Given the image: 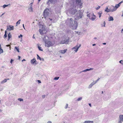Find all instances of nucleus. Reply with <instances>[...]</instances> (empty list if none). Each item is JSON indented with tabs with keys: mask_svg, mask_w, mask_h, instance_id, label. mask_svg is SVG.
Here are the masks:
<instances>
[{
	"mask_svg": "<svg viewBox=\"0 0 123 123\" xmlns=\"http://www.w3.org/2000/svg\"><path fill=\"white\" fill-rule=\"evenodd\" d=\"M81 46V45L80 44L79 46L77 45L73 48L71 49L72 50H74V51L76 52L77 51L79 48Z\"/></svg>",
	"mask_w": 123,
	"mask_h": 123,
	"instance_id": "0eeeda50",
	"label": "nucleus"
},
{
	"mask_svg": "<svg viewBox=\"0 0 123 123\" xmlns=\"http://www.w3.org/2000/svg\"><path fill=\"white\" fill-rule=\"evenodd\" d=\"M3 52V50L1 48H0V54Z\"/></svg>",
	"mask_w": 123,
	"mask_h": 123,
	"instance_id": "c756f323",
	"label": "nucleus"
},
{
	"mask_svg": "<svg viewBox=\"0 0 123 123\" xmlns=\"http://www.w3.org/2000/svg\"><path fill=\"white\" fill-rule=\"evenodd\" d=\"M100 79V78H98L96 81H95L97 83Z\"/></svg>",
	"mask_w": 123,
	"mask_h": 123,
	"instance_id": "de8ad7c7",
	"label": "nucleus"
},
{
	"mask_svg": "<svg viewBox=\"0 0 123 123\" xmlns=\"http://www.w3.org/2000/svg\"><path fill=\"white\" fill-rule=\"evenodd\" d=\"M102 14V13L101 11H100L98 13V14L99 15V17L100 18L101 15Z\"/></svg>",
	"mask_w": 123,
	"mask_h": 123,
	"instance_id": "5701e85b",
	"label": "nucleus"
},
{
	"mask_svg": "<svg viewBox=\"0 0 123 123\" xmlns=\"http://www.w3.org/2000/svg\"><path fill=\"white\" fill-rule=\"evenodd\" d=\"M87 71V70H86V69L84 70H83L82 71V72H86Z\"/></svg>",
	"mask_w": 123,
	"mask_h": 123,
	"instance_id": "3c124183",
	"label": "nucleus"
},
{
	"mask_svg": "<svg viewBox=\"0 0 123 123\" xmlns=\"http://www.w3.org/2000/svg\"><path fill=\"white\" fill-rule=\"evenodd\" d=\"M14 29V27L12 25H9V27H7V30L11 31L13 30Z\"/></svg>",
	"mask_w": 123,
	"mask_h": 123,
	"instance_id": "9b49d317",
	"label": "nucleus"
},
{
	"mask_svg": "<svg viewBox=\"0 0 123 123\" xmlns=\"http://www.w3.org/2000/svg\"><path fill=\"white\" fill-rule=\"evenodd\" d=\"M100 6H98V7L95 8L96 9V10H98L99 8H100Z\"/></svg>",
	"mask_w": 123,
	"mask_h": 123,
	"instance_id": "58836bf2",
	"label": "nucleus"
},
{
	"mask_svg": "<svg viewBox=\"0 0 123 123\" xmlns=\"http://www.w3.org/2000/svg\"><path fill=\"white\" fill-rule=\"evenodd\" d=\"M76 9L74 8H72L69 11L70 13L72 15H74L77 12Z\"/></svg>",
	"mask_w": 123,
	"mask_h": 123,
	"instance_id": "423d86ee",
	"label": "nucleus"
},
{
	"mask_svg": "<svg viewBox=\"0 0 123 123\" xmlns=\"http://www.w3.org/2000/svg\"><path fill=\"white\" fill-rule=\"evenodd\" d=\"M67 50V49H65L63 50H59V52L60 53H61L62 54H64L66 52Z\"/></svg>",
	"mask_w": 123,
	"mask_h": 123,
	"instance_id": "4468645a",
	"label": "nucleus"
},
{
	"mask_svg": "<svg viewBox=\"0 0 123 123\" xmlns=\"http://www.w3.org/2000/svg\"><path fill=\"white\" fill-rule=\"evenodd\" d=\"M108 20L109 21H113L114 20L113 18L111 16H110L108 18Z\"/></svg>",
	"mask_w": 123,
	"mask_h": 123,
	"instance_id": "6ab92c4d",
	"label": "nucleus"
},
{
	"mask_svg": "<svg viewBox=\"0 0 123 123\" xmlns=\"http://www.w3.org/2000/svg\"><path fill=\"white\" fill-rule=\"evenodd\" d=\"M45 95H43L42 96V98H44L45 97Z\"/></svg>",
	"mask_w": 123,
	"mask_h": 123,
	"instance_id": "09e8293b",
	"label": "nucleus"
},
{
	"mask_svg": "<svg viewBox=\"0 0 123 123\" xmlns=\"http://www.w3.org/2000/svg\"><path fill=\"white\" fill-rule=\"evenodd\" d=\"M123 12L122 14V17H123Z\"/></svg>",
	"mask_w": 123,
	"mask_h": 123,
	"instance_id": "774afa93",
	"label": "nucleus"
},
{
	"mask_svg": "<svg viewBox=\"0 0 123 123\" xmlns=\"http://www.w3.org/2000/svg\"><path fill=\"white\" fill-rule=\"evenodd\" d=\"M68 105L67 104H66V105L65 107V109H66L68 107Z\"/></svg>",
	"mask_w": 123,
	"mask_h": 123,
	"instance_id": "a18cd8bd",
	"label": "nucleus"
},
{
	"mask_svg": "<svg viewBox=\"0 0 123 123\" xmlns=\"http://www.w3.org/2000/svg\"><path fill=\"white\" fill-rule=\"evenodd\" d=\"M7 81V80L6 79H5L4 80H2L1 82V83L3 84L4 83L6 82Z\"/></svg>",
	"mask_w": 123,
	"mask_h": 123,
	"instance_id": "bb28decb",
	"label": "nucleus"
},
{
	"mask_svg": "<svg viewBox=\"0 0 123 123\" xmlns=\"http://www.w3.org/2000/svg\"><path fill=\"white\" fill-rule=\"evenodd\" d=\"M47 123H52V122L50 121H48V122Z\"/></svg>",
	"mask_w": 123,
	"mask_h": 123,
	"instance_id": "4d7b16f0",
	"label": "nucleus"
},
{
	"mask_svg": "<svg viewBox=\"0 0 123 123\" xmlns=\"http://www.w3.org/2000/svg\"><path fill=\"white\" fill-rule=\"evenodd\" d=\"M6 33H7V31H5V34L4 36V38H6L7 37V35H6Z\"/></svg>",
	"mask_w": 123,
	"mask_h": 123,
	"instance_id": "cd10ccee",
	"label": "nucleus"
},
{
	"mask_svg": "<svg viewBox=\"0 0 123 123\" xmlns=\"http://www.w3.org/2000/svg\"><path fill=\"white\" fill-rule=\"evenodd\" d=\"M49 9L46 8L44 10L43 13V16L44 18H46V17L48 16L49 14Z\"/></svg>",
	"mask_w": 123,
	"mask_h": 123,
	"instance_id": "20e7f679",
	"label": "nucleus"
},
{
	"mask_svg": "<svg viewBox=\"0 0 123 123\" xmlns=\"http://www.w3.org/2000/svg\"><path fill=\"white\" fill-rule=\"evenodd\" d=\"M106 43H103V44L104 45H105Z\"/></svg>",
	"mask_w": 123,
	"mask_h": 123,
	"instance_id": "69168bd1",
	"label": "nucleus"
},
{
	"mask_svg": "<svg viewBox=\"0 0 123 123\" xmlns=\"http://www.w3.org/2000/svg\"><path fill=\"white\" fill-rule=\"evenodd\" d=\"M6 47H9L10 46V45H6Z\"/></svg>",
	"mask_w": 123,
	"mask_h": 123,
	"instance_id": "bf43d9fd",
	"label": "nucleus"
},
{
	"mask_svg": "<svg viewBox=\"0 0 123 123\" xmlns=\"http://www.w3.org/2000/svg\"><path fill=\"white\" fill-rule=\"evenodd\" d=\"M15 49H16L17 51L18 52H19V49L17 47H15Z\"/></svg>",
	"mask_w": 123,
	"mask_h": 123,
	"instance_id": "c85d7f7f",
	"label": "nucleus"
},
{
	"mask_svg": "<svg viewBox=\"0 0 123 123\" xmlns=\"http://www.w3.org/2000/svg\"><path fill=\"white\" fill-rule=\"evenodd\" d=\"M89 106L90 107H92V105H91V104H90V103H89Z\"/></svg>",
	"mask_w": 123,
	"mask_h": 123,
	"instance_id": "864d4df0",
	"label": "nucleus"
},
{
	"mask_svg": "<svg viewBox=\"0 0 123 123\" xmlns=\"http://www.w3.org/2000/svg\"><path fill=\"white\" fill-rule=\"evenodd\" d=\"M105 21H104L103 24H101L102 27H105Z\"/></svg>",
	"mask_w": 123,
	"mask_h": 123,
	"instance_id": "a878e982",
	"label": "nucleus"
},
{
	"mask_svg": "<svg viewBox=\"0 0 123 123\" xmlns=\"http://www.w3.org/2000/svg\"><path fill=\"white\" fill-rule=\"evenodd\" d=\"M105 11L107 12H110L109 11V9L108 7H107L105 9Z\"/></svg>",
	"mask_w": 123,
	"mask_h": 123,
	"instance_id": "b1692460",
	"label": "nucleus"
},
{
	"mask_svg": "<svg viewBox=\"0 0 123 123\" xmlns=\"http://www.w3.org/2000/svg\"><path fill=\"white\" fill-rule=\"evenodd\" d=\"M123 2V1H122L121 2H120V3H119V4H120V5H121V3L122 2Z\"/></svg>",
	"mask_w": 123,
	"mask_h": 123,
	"instance_id": "5fc2aeb1",
	"label": "nucleus"
},
{
	"mask_svg": "<svg viewBox=\"0 0 123 123\" xmlns=\"http://www.w3.org/2000/svg\"><path fill=\"white\" fill-rule=\"evenodd\" d=\"M4 14V13H3L0 16V17H1Z\"/></svg>",
	"mask_w": 123,
	"mask_h": 123,
	"instance_id": "680f3d73",
	"label": "nucleus"
},
{
	"mask_svg": "<svg viewBox=\"0 0 123 123\" xmlns=\"http://www.w3.org/2000/svg\"><path fill=\"white\" fill-rule=\"evenodd\" d=\"M93 85V84L91 83L89 86L88 88H91L92 87V86Z\"/></svg>",
	"mask_w": 123,
	"mask_h": 123,
	"instance_id": "72a5a7b5",
	"label": "nucleus"
},
{
	"mask_svg": "<svg viewBox=\"0 0 123 123\" xmlns=\"http://www.w3.org/2000/svg\"><path fill=\"white\" fill-rule=\"evenodd\" d=\"M68 24L73 29L75 30L77 27V23L76 21H72V18H68L67 20Z\"/></svg>",
	"mask_w": 123,
	"mask_h": 123,
	"instance_id": "f257e3e1",
	"label": "nucleus"
},
{
	"mask_svg": "<svg viewBox=\"0 0 123 123\" xmlns=\"http://www.w3.org/2000/svg\"><path fill=\"white\" fill-rule=\"evenodd\" d=\"M59 77H55L54 78V80H58L59 79Z\"/></svg>",
	"mask_w": 123,
	"mask_h": 123,
	"instance_id": "37998d69",
	"label": "nucleus"
},
{
	"mask_svg": "<svg viewBox=\"0 0 123 123\" xmlns=\"http://www.w3.org/2000/svg\"><path fill=\"white\" fill-rule=\"evenodd\" d=\"M119 62V63L122 64H123V61L122 60H121Z\"/></svg>",
	"mask_w": 123,
	"mask_h": 123,
	"instance_id": "a19ab883",
	"label": "nucleus"
},
{
	"mask_svg": "<svg viewBox=\"0 0 123 123\" xmlns=\"http://www.w3.org/2000/svg\"><path fill=\"white\" fill-rule=\"evenodd\" d=\"M78 4L80 6V7H82V3L80 2V3H78Z\"/></svg>",
	"mask_w": 123,
	"mask_h": 123,
	"instance_id": "7c9ffc66",
	"label": "nucleus"
},
{
	"mask_svg": "<svg viewBox=\"0 0 123 123\" xmlns=\"http://www.w3.org/2000/svg\"><path fill=\"white\" fill-rule=\"evenodd\" d=\"M22 36H23L22 35L20 34V36H18V37L19 38H20L21 37H22Z\"/></svg>",
	"mask_w": 123,
	"mask_h": 123,
	"instance_id": "49530a36",
	"label": "nucleus"
},
{
	"mask_svg": "<svg viewBox=\"0 0 123 123\" xmlns=\"http://www.w3.org/2000/svg\"><path fill=\"white\" fill-rule=\"evenodd\" d=\"M119 121L123 122V115H120L119 117Z\"/></svg>",
	"mask_w": 123,
	"mask_h": 123,
	"instance_id": "ddd939ff",
	"label": "nucleus"
},
{
	"mask_svg": "<svg viewBox=\"0 0 123 123\" xmlns=\"http://www.w3.org/2000/svg\"><path fill=\"white\" fill-rule=\"evenodd\" d=\"M69 42V39H62L61 41V43L62 44H67Z\"/></svg>",
	"mask_w": 123,
	"mask_h": 123,
	"instance_id": "6e6552de",
	"label": "nucleus"
},
{
	"mask_svg": "<svg viewBox=\"0 0 123 123\" xmlns=\"http://www.w3.org/2000/svg\"><path fill=\"white\" fill-rule=\"evenodd\" d=\"M77 3L78 4L81 2V0H76Z\"/></svg>",
	"mask_w": 123,
	"mask_h": 123,
	"instance_id": "473e14b6",
	"label": "nucleus"
},
{
	"mask_svg": "<svg viewBox=\"0 0 123 123\" xmlns=\"http://www.w3.org/2000/svg\"><path fill=\"white\" fill-rule=\"evenodd\" d=\"M8 38L7 39V40L9 41V40L10 39V38H11L12 37V36H11V35L10 33H9L8 34Z\"/></svg>",
	"mask_w": 123,
	"mask_h": 123,
	"instance_id": "412c9836",
	"label": "nucleus"
},
{
	"mask_svg": "<svg viewBox=\"0 0 123 123\" xmlns=\"http://www.w3.org/2000/svg\"><path fill=\"white\" fill-rule=\"evenodd\" d=\"M96 16L94 14V15H93L92 16V17H91V18L90 19L92 20H94L96 18Z\"/></svg>",
	"mask_w": 123,
	"mask_h": 123,
	"instance_id": "a211bd4d",
	"label": "nucleus"
},
{
	"mask_svg": "<svg viewBox=\"0 0 123 123\" xmlns=\"http://www.w3.org/2000/svg\"><path fill=\"white\" fill-rule=\"evenodd\" d=\"M116 10V9L115 8L114 6L112 5H111L109 8L110 12H113Z\"/></svg>",
	"mask_w": 123,
	"mask_h": 123,
	"instance_id": "1a4fd4ad",
	"label": "nucleus"
},
{
	"mask_svg": "<svg viewBox=\"0 0 123 123\" xmlns=\"http://www.w3.org/2000/svg\"><path fill=\"white\" fill-rule=\"evenodd\" d=\"M122 122H121V121H119L118 123H122Z\"/></svg>",
	"mask_w": 123,
	"mask_h": 123,
	"instance_id": "13d9d810",
	"label": "nucleus"
},
{
	"mask_svg": "<svg viewBox=\"0 0 123 123\" xmlns=\"http://www.w3.org/2000/svg\"><path fill=\"white\" fill-rule=\"evenodd\" d=\"M120 6V4H116L115 6H114V7H115V8H116L117 9Z\"/></svg>",
	"mask_w": 123,
	"mask_h": 123,
	"instance_id": "4be33fe9",
	"label": "nucleus"
},
{
	"mask_svg": "<svg viewBox=\"0 0 123 123\" xmlns=\"http://www.w3.org/2000/svg\"><path fill=\"white\" fill-rule=\"evenodd\" d=\"M40 28V29L39 30V32L40 34L41 35L44 34L45 31V30L43 26V25H41Z\"/></svg>",
	"mask_w": 123,
	"mask_h": 123,
	"instance_id": "7ed1b4c3",
	"label": "nucleus"
},
{
	"mask_svg": "<svg viewBox=\"0 0 123 123\" xmlns=\"http://www.w3.org/2000/svg\"><path fill=\"white\" fill-rule=\"evenodd\" d=\"M37 81H38V82L39 83H41V82L40 81V80H37Z\"/></svg>",
	"mask_w": 123,
	"mask_h": 123,
	"instance_id": "8fccbe9b",
	"label": "nucleus"
},
{
	"mask_svg": "<svg viewBox=\"0 0 123 123\" xmlns=\"http://www.w3.org/2000/svg\"><path fill=\"white\" fill-rule=\"evenodd\" d=\"M18 100L20 101H23V99L21 98H19L18 99Z\"/></svg>",
	"mask_w": 123,
	"mask_h": 123,
	"instance_id": "e433bc0d",
	"label": "nucleus"
},
{
	"mask_svg": "<svg viewBox=\"0 0 123 123\" xmlns=\"http://www.w3.org/2000/svg\"><path fill=\"white\" fill-rule=\"evenodd\" d=\"M49 19L51 21L52 20V18H49Z\"/></svg>",
	"mask_w": 123,
	"mask_h": 123,
	"instance_id": "052dcab7",
	"label": "nucleus"
},
{
	"mask_svg": "<svg viewBox=\"0 0 123 123\" xmlns=\"http://www.w3.org/2000/svg\"><path fill=\"white\" fill-rule=\"evenodd\" d=\"M37 59H39L41 61H44V59L43 58H41L38 55H37Z\"/></svg>",
	"mask_w": 123,
	"mask_h": 123,
	"instance_id": "f3484780",
	"label": "nucleus"
},
{
	"mask_svg": "<svg viewBox=\"0 0 123 123\" xmlns=\"http://www.w3.org/2000/svg\"><path fill=\"white\" fill-rule=\"evenodd\" d=\"M2 111V110H1L0 109V111L1 112Z\"/></svg>",
	"mask_w": 123,
	"mask_h": 123,
	"instance_id": "338daca9",
	"label": "nucleus"
},
{
	"mask_svg": "<svg viewBox=\"0 0 123 123\" xmlns=\"http://www.w3.org/2000/svg\"><path fill=\"white\" fill-rule=\"evenodd\" d=\"M96 45V44H92V46H95Z\"/></svg>",
	"mask_w": 123,
	"mask_h": 123,
	"instance_id": "0e129e2a",
	"label": "nucleus"
},
{
	"mask_svg": "<svg viewBox=\"0 0 123 123\" xmlns=\"http://www.w3.org/2000/svg\"><path fill=\"white\" fill-rule=\"evenodd\" d=\"M8 6V5H4L3 6V8H5V7H7Z\"/></svg>",
	"mask_w": 123,
	"mask_h": 123,
	"instance_id": "4c0bfd02",
	"label": "nucleus"
},
{
	"mask_svg": "<svg viewBox=\"0 0 123 123\" xmlns=\"http://www.w3.org/2000/svg\"><path fill=\"white\" fill-rule=\"evenodd\" d=\"M25 61V59H23V60H22V62Z\"/></svg>",
	"mask_w": 123,
	"mask_h": 123,
	"instance_id": "e2e57ef3",
	"label": "nucleus"
},
{
	"mask_svg": "<svg viewBox=\"0 0 123 123\" xmlns=\"http://www.w3.org/2000/svg\"><path fill=\"white\" fill-rule=\"evenodd\" d=\"M93 15H94V14L93 13L92 14H87V17H88L90 19L92 17V16H93Z\"/></svg>",
	"mask_w": 123,
	"mask_h": 123,
	"instance_id": "dca6fc26",
	"label": "nucleus"
},
{
	"mask_svg": "<svg viewBox=\"0 0 123 123\" xmlns=\"http://www.w3.org/2000/svg\"><path fill=\"white\" fill-rule=\"evenodd\" d=\"M93 121H85L83 123H93Z\"/></svg>",
	"mask_w": 123,
	"mask_h": 123,
	"instance_id": "aec40b11",
	"label": "nucleus"
},
{
	"mask_svg": "<svg viewBox=\"0 0 123 123\" xmlns=\"http://www.w3.org/2000/svg\"><path fill=\"white\" fill-rule=\"evenodd\" d=\"M13 61V60L12 59H11L10 62L12 63V62Z\"/></svg>",
	"mask_w": 123,
	"mask_h": 123,
	"instance_id": "603ef678",
	"label": "nucleus"
},
{
	"mask_svg": "<svg viewBox=\"0 0 123 123\" xmlns=\"http://www.w3.org/2000/svg\"><path fill=\"white\" fill-rule=\"evenodd\" d=\"M48 37L46 36H44V37L43 38V42H45V41H47L48 40Z\"/></svg>",
	"mask_w": 123,
	"mask_h": 123,
	"instance_id": "2eb2a0df",
	"label": "nucleus"
},
{
	"mask_svg": "<svg viewBox=\"0 0 123 123\" xmlns=\"http://www.w3.org/2000/svg\"><path fill=\"white\" fill-rule=\"evenodd\" d=\"M36 61L35 59L34 58L33 59L31 60V64H35L36 65L37 63H36Z\"/></svg>",
	"mask_w": 123,
	"mask_h": 123,
	"instance_id": "f8f14e48",
	"label": "nucleus"
},
{
	"mask_svg": "<svg viewBox=\"0 0 123 123\" xmlns=\"http://www.w3.org/2000/svg\"><path fill=\"white\" fill-rule=\"evenodd\" d=\"M28 10L30 12H32L33 11V9L32 7H30L28 9Z\"/></svg>",
	"mask_w": 123,
	"mask_h": 123,
	"instance_id": "393cba45",
	"label": "nucleus"
},
{
	"mask_svg": "<svg viewBox=\"0 0 123 123\" xmlns=\"http://www.w3.org/2000/svg\"><path fill=\"white\" fill-rule=\"evenodd\" d=\"M45 46L48 47H49L53 45L52 42L49 40H48L44 42Z\"/></svg>",
	"mask_w": 123,
	"mask_h": 123,
	"instance_id": "f03ea898",
	"label": "nucleus"
},
{
	"mask_svg": "<svg viewBox=\"0 0 123 123\" xmlns=\"http://www.w3.org/2000/svg\"><path fill=\"white\" fill-rule=\"evenodd\" d=\"M56 0H48V2H47V4H48L51 3L54 4L56 2Z\"/></svg>",
	"mask_w": 123,
	"mask_h": 123,
	"instance_id": "9d476101",
	"label": "nucleus"
},
{
	"mask_svg": "<svg viewBox=\"0 0 123 123\" xmlns=\"http://www.w3.org/2000/svg\"><path fill=\"white\" fill-rule=\"evenodd\" d=\"M23 27L24 28V29L25 30V28L24 26V24H23Z\"/></svg>",
	"mask_w": 123,
	"mask_h": 123,
	"instance_id": "6e6d98bb",
	"label": "nucleus"
},
{
	"mask_svg": "<svg viewBox=\"0 0 123 123\" xmlns=\"http://www.w3.org/2000/svg\"><path fill=\"white\" fill-rule=\"evenodd\" d=\"M82 97H80V98H78L77 99V100L78 101L82 99Z\"/></svg>",
	"mask_w": 123,
	"mask_h": 123,
	"instance_id": "79ce46f5",
	"label": "nucleus"
},
{
	"mask_svg": "<svg viewBox=\"0 0 123 123\" xmlns=\"http://www.w3.org/2000/svg\"><path fill=\"white\" fill-rule=\"evenodd\" d=\"M82 13L79 11L76 15L75 19L77 20L80 19L82 18Z\"/></svg>",
	"mask_w": 123,
	"mask_h": 123,
	"instance_id": "39448f33",
	"label": "nucleus"
},
{
	"mask_svg": "<svg viewBox=\"0 0 123 123\" xmlns=\"http://www.w3.org/2000/svg\"><path fill=\"white\" fill-rule=\"evenodd\" d=\"M93 69V68H91L90 69H86V70H87V71H89L90 70H92Z\"/></svg>",
	"mask_w": 123,
	"mask_h": 123,
	"instance_id": "c9c22d12",
	"label": "nucleus"
},
{
	"mask_svg": "<svg viewBox=\"0 0 123 123\" xmlns=\"http://www.w3.org/2000/svg\"><path fill=\"white\" fill-rule=\"evenodd\" d=\"M20 21H21L20 19H19V20H18V21L16 23V26L17 25V24H20Z\"/></svg>",
	"mask_w": 123,
	"mask_h": 123,
	"instance_id": "f704fd0d",
	"label": "nucleus"
},
{
	"mask_svg": "<svg viewBox=\"0 0 123 123\" xmlns=\"http://www.w3.org/2000/svg\"><path fill=\"white\" fill-rule=\"evenodd\" d=\"M32 3H31L29 5L30 7H32Z\"/></svg>",
	"mask_w": 123,
	"mask_h": 123,
	"instance_id": "ea45409f",
	"label": "nucleus"
},
{
	"mask_svg": "<svg viewBox=\"0 0 123 123\" xmlns=\"http://www.w3.org/2000/svg\"><path fill=\"white\" fill-rule=\"evenodd\" d=\"M96 83V82L95 81H93L92 83V84H93V85H94Z\"/></svg>",
	"mask_w": 123,
	"mask_h": 123,
	"instance_id": "c03bdc74",
	"label": "nucleus"
},
{
	"mask_svg": "<svg viewBox=\"0 0 123 123\" xmlns=\"http://www.w3.org/2000/svg\"><path fill=\"white\" fill-rule=\"evenodd\" d=\"M37 47L39 50L41 51H43V50L42 49L41 47H40L39 46H38Z\"/></svg>",
	"mask_w": 123,
	"mask_h": 123,
	"instance_id": "2f4dec72",
	"label": "nucleus"
}]
</instances>
